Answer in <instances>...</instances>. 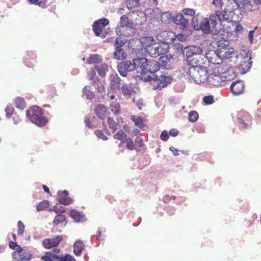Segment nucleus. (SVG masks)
<instances>
[{
  "label": "nucleus",
  "mask_w": 261,
  "mask_h": 261,
  "mask_svg": "<svg viewBox=\"0 0 261 261\" xmlns=\"http://www.w3.org/2000/svg\"><path fill=\"white\" fill-rule=\"evenodd\" d=\"M223 64H219L213 68L208 72L206 80V84L210 87H218L221 86L224 81L230 80L232 77H228L227 75H230L233 73V76H236L233 69L231 67L226 70L223 69Z\"/></svg>",
  "instance_id": "obj_1"
},
{
  "label": "nucleus",
  "mask_w": 261,
  "mask_h": 261,
  "mask_svg": "<svg viewBox=\"0 0 261 261\" xmlns=\"http://www.w3.org/2000/svg\"><path fill=\"white\" fill-rule=\"evenodd\" d=\"M26 115L33 123L38 126H44L47 122V119L43 116V110L38 106H34L30 108Z\"/></svg>",
  "instance_id": "obj_2"
},
{
  "label": "nucleus",
  "mask_w": 261,
  "mask_h": 261,
  "mask_svg": "<svg viewBox=\"0 0 261 261\" xmlns=\"http://www.w3.org/2000/svg\"><path fill=\"white\" fill-rule=\"evenodd\" d=\"M208 70L202 66H192L189 69V74L197 84L203 83L206 82Z\"/></svg>",
  "instance_id": "obj_3"
},
{
  "label": "nucleus",
  "mask_w": 261,
  "mask_h": 261,
  "mask_svg": "<svg viewBox=\"0 0 261 261\" xmlns=\"http://www.w3.org/2000/svg\"><path fill=\"white\" fill-rule=\"evenodd\" d=\"M217 24L216 20V15L214 14L210 15L209 19L207 18H203L201 21L199 27L201 30L205 34H213L217 33V30L216 25Z\"/></svg>",
  "instance_id": "obj_4"
},
{
  "label": "nucleus",
  "mask_w": 261,
  "mask_h": 261,
  "mask_svg": "<svg viewBox=\"0 0 261 261\" xmlns=\"http://www.w3.org/2000/svg\"><path fill=\"white\" fill-rule=\"evenodd\" d=\"M225 2H227V4L230 5L236 4L237 7L243 9L245 11H252L254 10L250 0H213V4L214 5H220L222 8Z\"/></svg>",
  "instance_id": "obj_5"
},
{
  "label": "nucleus",
  "mask_w": 261,
  "mask_h": 261,
  "mask_svg": "<svg viewBox=\"0 0 261 261\" xmlns=\"http://www.w3.org/2000/svg\"><path fill=\"white\" fill-rule=\"evenodd\" d=\"M133 66L135 70H139L138 72H141V77L144 81H150L151 77L146 75V66L147 64V59L145 58H137L133 60Z\"/></svg>",
  "instance_id": "obj_6"
},
{
  "label": "nucleus",
  "mask_w": 261,
  "mask_h": 261,
  "mask_svg": "<svg viewBox=\"0 0 261 261\" xmlns=\"http://www.w3.org/2000/svg\"><path fill=\"white\" fill-rule=\"evenodd\" d=\"M169 49V45L167 43H155L152 47L147 49L150 56L157 57L161 55L166 54Z\"/></svg>",
  "instance_id": "obj_7"
},
{
  "label": "nucleus",
  "mask_w": 261,
  "mask_h": 261,
  "mask_svg": "<svg viewBox=\"0 0 261 261\" xmlns=\"http://www.w3.org/2000/svg\"><path fill=\"white\" fill-rule=\"evenodd\" d=\"M109 23V20L107 18H101L95 21L93 24V30L96 36L105 38L106 33L103 31V29Z\"/></svg>",
  "instance_id": "obj_8"
},
{
  "label": "nucleus",
  "mask_w": 261,
  "mask_h": 261,
  "mask_svg": "<svg viewBox=\"0 0 261 261\" xmlns=\"http://www.w3.org/2000/svg\"><path fill=\"white\" fill-rule=\"evenodd\" d=\"M152 80L153 81V89L161 90L171 83L172 78L168 76L161 75L158 77L155 75Z\"/></svg>",
  "instance_id": "obj_9"
},
{
  "label": "nucleus",
  "mask_w": 261,
  "mask_h": 261,
  "mask_svg": "<svg viewBox=\"0 0 261 261\" xmlns=\"http://www.w3.org/2000/svg\"><path fill=\"white\" fill-rule=\"evenodd\" d=\"M176 37L175 34L172 31H162L156 36V39L162 43L169 44L174 42Z\"/></svg>",
  "instance_id": "obj_10"
},
{
  "label": "nucleus",
  "mask_w": 261,
  "mask_h": 261,
  "mask_svg": "<svg viewBox=\"0 0 261 261\" xmlns=\"http://www.w3.org/2000/svg\"><path fill=\"white\" fill-rule=\"evenodd\" d=\"M160 68V64L157 61L153 60H147L145 71H146V75H149L151 77L150 81L154 79V73L159 71Z\"/></svg>",
  "instance_id": "obj_11"
},
{
  "label": "nucleus",
  "mask_w": 261,
  "mask_h": 261,
  "mask_svg": "<svg viewBox=\"0 0 261 261\" xmlns=\"http://www.w3.org/2000/svg\"><path fill=\"white\" fill-rule=\"evenodd\" d=\"M61 236H57L52 238H46L42 241V245L45 249H51L57 247L62 241Z\"/></svg>",
  "instance_id": "obj_12"
},
{
  "label": "nucleus",
  "mask_w": 261,
  "mask_h": 261,
  "mask_svg": "<svg viewBox=\"0 0 261 261\" xmlns=\"http://www.w3.org/2000/svg\"><path fill=\"white\" fill-rule=\"evenodd\" d=\"M117 69L121 76H125L127 72L134 71L135 67L131 61H127L120 62L117 66Z\"/></svg>",
  "instance_id": "obj_13"
},
{
  "label": "nucleus",
  "mask_w": 261,
  "mask_h": 261,
  "mask_svg": "<svg viewBox=\"0 0 261 261\" xmlns=\"http://www.w3.org/2000/svg\"><path fill=\"white\" fill-rule=\"evenodd\" d=\"M120 25L116 29V33L121 36H126L124 32L125 30H127L126 27L131 25V22H129L128 18L126 15H123L120 17Z\"/></svg>",
  "instance_id": "obj_14"
},
{
  "label": "nucleus",
  "mask_w": 261,
  "mask_h": 261,
  "mask_svg": "<svg viewBox=\"0 0 261 261\" xmlns=\"http://www.w3.org/2000/svg\"><path fill=\"white\" fill-rule=\"evenodd\" d=\"M227 2H225L223 4L222 8H221L220 5H215L216 7H220L221 10H217L215 12V14H214V15H216V20H217L216 18H217L221 22L223 20H227L229 19V15L227 13L228 10H229L230 8H229V6L225 7L224 4Z\"/></svg>",
  "instance_id": "obj_15"
},
{
  "label": "nucleus",
  "mask_w": 261,
  "mask_h": 261,
  "mask_svg": "<svg viewBox=\"0 0 261 261\" xmlns=\"http://www.w3.org/2000/svg\"><path fill=\"white\" fill-rule=\"evenodd\" d=\"M251 56L249 58L248 53L244 59L240 62L239 66V69L241 73L244 74L250 69L252 66V61H251Z\"/></svg>",
  "instance_id": "obj_16"
},
{
  "label": "nucleus",
  "mask_w": 261,
  "mask_h": 261,
  "mask_svg": "<svg viewBox=\"0 0 261 261\" xmlns=\"http://www.w3.org/2000/svg\"><path fill=\"white\" fill-rule=\"evenodd\" d=\"M89 79L92 81V84L94 87H97L98 91L102 92L105 91V87L101 83L97 77H96V72L94 69L92 70L89 73Z\"/></svg>",
  "instance_id": "obj_17"
},
{
  "label": "nucleus",
  "mask_w": 261,
  "mask_h": 261,
  "mask_svg": "<svg viewBox=\"0 0 261 261\" xmlns=\"http://www.w3.org/2000/svg\"><path fill=\"white\" fill-rule=\"evenodd\" d=\"M245 84L242 81L239 80L233 82L230 86V90L232 93L236 95H240L244 91Z\"/></svg>",
  "instance_id": "obj_18"
},
{
  "label": "nucleus",
  "mask_w": 261,
  "mask_h": 261,
  "mask_svg": "<svg viewBox=\"0 0 261 261\" xmlns=\"http://www.w3.org/2000/svg\"><path fill=\"white\" fill-rule=\"evenodd\" d=\"M173 21L180 29H185L189 24L188 19L186 18L181 13L177 14L173 18Z\"/></svg>",
  "instance_id": "obj_19"
},
{
  "label": "nucleus",
  "mask_w": 261,
  "mask_h": 261,
  "mask_svg": "<svg viewBox=\"0 0 261 261\" xmlns=\"http://www.w3.org/2000/svg\"><path fill=\"white\" fill-rule=\"evenodd\" d=\"M58 201L62 204L68 205L73 203V200L68 196V192L66 190L58 192Z\"/></svg>",
  "instance_id": "obj_20"
},
{
  "label": "nucleus",
  "mask_w": 261,
  "mask_h": 261,
  "mask_svg": "<svg viewBox=\"0 0 261 261\" xmlns=\"http://www.w3.org/2000/svg\"><path fill=\"white\" fill-rule=\"evenodd\" d=\"M148 0H126L127 7L131 9L137 7H146L148 4Z\"/></svg>",
  "instance_id": "obj_21"
},
{
  "label": "nucleus",
  "mask_w": 261,
  "mask_h": 261,
  "mask_svg": "<svg viewBox=\"0 0 261 261\" xmlns=\"http://www.w3.org/2000/svg\"><path fill=\"white\" fill-rule=\"evenodd\" d=\"M219 50L221 56L226 59L232 58L235 54L234 49L230 47H225Z\"/></svg>",
  "instance_id": "obj_22"
},
{
  "label": "nucleus",
  "mask_w": 261,
  "mask_h": 261,
  "mask_svg": "<svg viewBox=\"0 0 261 261\" xmlns=\"http://www.w3.org/2000/svg\"><path fill=\"white\" fill-rule=\"evenodd\" d=\"M140 41L142 46L145 48L147 50L148 48H150L154 45L155 43V40L153 37L150 36L142 37L141 38Z\"/></svg>",
  "instance_id": "obj_23"
},
{
  "label": "nucleus",
  "mask_w": 261,
  "mask_h": 261,
  "mask_svg": "<svg viewBox=\"0 0 261 261\" xmlns=\"http://www.w3.org/2000/svg\"><path fill=\"white\" fill-rule=\"evenodd\" d=\"M121 79L117 74L110 76V88L113 90L119 89Z\"/></svg>",
  "instance_id": "obj_24"
},
{
  "label": "nucleus",
  "mask_w": 261,
  "mask_h": 261,
  "mask_svg": "<svg viewBox=\"0 0 261 261\" xmlns=\"http://www.w3.org/2000/svg\"><path fill=\"white\" fill-rule=\"evenodd\" d=\"M95 113L100 119L103 120L107 116V109L104 105L99 104L95 109Z\"/></svg>",
  "instance_id": "obj_25"
},
{
  "label": "nucleus",
  "mask_w": 261,
  "mask_h": 261,
  "mask_svg": "<svg viewBox=\"0 0 261 261\" xmlns=\"http://www.w3.org/2000/svg\"><path fill=\"white\" fill-rule=\"evenodd\" d=\"M238 122L242 125L243 128L247 127L248 124L245 121L249 122L251 120L250 115L247 113H240L237 118Z\"/></svg>",
  "instance_id": "obj_26"
},
{
  "label": "nucleus",
  "mask_w": 261,
  "mask_h": 261,
  "mask_svg": "<svg viewBox=\"0 0 261 261\" xmlns=\"http://www.w3.org/2000/svg\"><path fill=\"white\" fill-rule=\"evenodd\" d=\"M36 59V55L34 52H28L24 58L25 64L29 67H31Z\"/></svg>",
  "instance_id": "obj_27"
},
{
  "label": "nucleus",
  "mask_w": 261,
  "mask_h": 261,
  "mask_svg": "<svg viewBox=\"0 0 261 261\" xmlns=\"http://www.w3.org/2000/svg\"><path fill=\"white\" fill-rule=\"evenodd\" d=\"M102 61L101 57L98 54H94L90 55L87 59V63L88 64H98Z\"/></svg>",
  "instance_id": "obj_28"
},
{
  "label": "nucleus",
  "mask_w": 261,
  "mask_h": 261,
  "mask_svg": "<svg viewBox=\"0 0 261 261\" xmlns=\"http://www.w3.org/2000/svg\"><path fill=\"white\" fill-rule=\"evenodd\" d=\"M95 68L98 74L101 77H105L108 70V65L106 63H102L100 65L95 66Z\"/></svg>",
  "instance_id": "obj_29"
},
{
  "label": "nucleus",
  "mask_w": 261,
  "mask_h": 261,
  "mask_svg": "<svg viewBox=\"0 0 261 261\" xmlns=\"http://www.w3.org/2000/svg\"><path fill=\"white\" fill-rule=\"evenodd\" d=\"M127 135L122 129L119 130L114 136V138L118 140H120L121 142L119 144L118 146H121L124 143V141L127 138Z\"/></svg>",
  "instance_id": "obj_30"
},
{
  "label": "nucleus",
  "mask_w": 261,
  "mask_h": 261,
  "mask_svg": "<svg viewBox=\"0 0 261 261\" xmlns=\"http://www.w3.org/2000/svg\"><path fill=\"white\" fill-rule=\"evenodd\" d=\"M32 255L30 253L22 251L17 256H14L17 261H29L32 258Z\"/></svg>",
  "instance_id": "obj_31"
},
{
  "label": "nucleus",
  "mask_w": 261,
  "mask_h": 261,
  "mask_svg": "<svg viewBox=\"0 0 261 261\" xmlns=\"http://www.w3.org/2000/svg\"><path fill=\"white\" fill-rule=\"evenodd\" d=\"M74 253L76 255H80L81 254V252L84 249V244L83 242L81 241H77L74 244L73 246Z\"/></svg>",
  "instance_id": "obj_32"
},
{
  "label": "nucleus",
  "mask_w": 261,
  "mask_h": 261,
  "mask_svg": "<svg viewBox=\"0 0 261 261\" xmlns=\"http://www.w3.org/2000/svg\"><path fill=\"white\" fill-rule=\"evenodd\" d=\"M110 110L114 115H117L120 113L121 108L120 104L117 101H114L110 103Z\"/></svg>",
  "instance_id": "obj_33"
},
{
  "label": "nucleus",
  "mask_w": 261,
  "mask_h": 261,
  "mask_svg": "<svg viewBox=\"0 0 261 261\" xmlns=\"http://www.w3.org/2000/svg\"><path fill=\"white\" fill-rule=\"evenodd\" d=\"M69 215L76 222L81 221L82 220L84 217V216L82 213L74 209L70 211Z\"/></svg>",
  "instance_id": "obj_34"
},
{
  "label": "nucleus",
  "mask_w": 261,
  "mask_h": 261,
  "mask_svg": "<svg viewBox=\"0 0 261 261\" xmlns=\"http://www.w3.org/2000/svg\"><path fill=\"white\" fill-rule=\"evenodd\" d=\"M186 56L188 57L192 56L194 54H197V51L199 54L202 52V49L200 47L196 46H192L191 47H186Z\"/></svg>",
  "instance_id": "obj_35"
},
{
  "label": "nucleus",
  "mask_w": 261,
  "mask_h": 261,
  "mask_svg": "<svg viewBox=\"0 0 261 261\" xmlns=\"http://www.w3.org/2000/svg\"><path fill=\"white\" fill-rule=\"evenodd\" d=\"M131 119L134 122L136 126L142 128L145 126L143 118L138 116L132 115Z\"/></svg>",
  "instance_id": "obj_36"
},
{
  "label": "nucleus",
  "mask_w": 261,
  "mask_h": 261,
  "mask_svg": "<svg viewBox=\"0 0 261 261\" xmlns=\"http://www.w3.org/2000/svg\"><path fill=\"white\" fill-rule=\"evenodd\" d=\"M114 57L118 60H123L126 58V55L121 49H117L114 53Z\"/></svg>",
  "instance_id": "obj_37"
},
{
  "label": "nucleus",
  "mask_w": 261,
  "mask_h": 261,
  "mask_svg": "<svg viewBox=\"0 0 261 261\" xmlns=\"http://www.w3.org/2000/svg\"><path fill=\"white\" fill-rule=\"evenodd\" d=\"M15 104L16 107L20 110H23L26 106L24 99L20 97H17L15 98Z\"/></svg>",
  "instance_id": "obj_38"
},
{
  "label": "nucleus",
  "mask_w": 261,
  "mask_h": 261,
  "mask_svg": "<svg viewBox=\"0 0 261 261\" xmlns=\"http://www.w3.org/2000/svg\"><path fill=\"white\" fill-rule=\"evenodd\" d=\"M66 216L64 215H63V214L57 215L55 217V218L53 222L54 226H57L58 225L62 223L66 220Z\"/></svg>",
  "instance_id": "obj_39"
},
{
  "label": "nucleus",
  "mask_w": 261,
  "mask_h": 261,
  "mask_svg": "<svg viewBox=\"0 0 261 261\" xmlns=\"http://www.w3.org/2000/svg\"><path fill=\"white\" fill-rule=\"evenodd\" d=\"M57 258L58 261H75V259L70 254H66L65 256L62 255H54L53 256Z\"/></svg>",
  "instance_id": "obj_40"
},
{
  "label": "nucleus",
  "mask_w": 261,
  "mask_h": 261,
  "mask_svg": "<svg viewBox=\"0 0 261 261\" xmlns=\"http://www.w3.org/2000/svg\"><path fill=\"white\" fill-rule=\"evenodd\" d=\"M43 92H45L47 94V98L51 99L55 95L56 90L53 87L47 86L45 88Z\"/></svg>",
  "instance_id": "obj_41"
},
{
  "label": "nucleus",
  "mask_w": 261,
  "mask_h": 261,
  "mask_svg": "<svg viewBox=\"0 0 261 261\" xmlns=\"http://www.w3.org/2000/svg\"><path fill=\"white\" fill-rule=\"evenodd\" d=\"M107 123L109 125V127L110 129H112L113 131H115L118 129V123L116 122L113 118L110 117H109L107 119Z\"/></svg>",
  "instance_id": "obj_42"
},
{
  "label": "nucleus",
  "mask_w": 261,
  "mask_h": 261,
  "mask_svg": "<svg viewBox=\"0 0 261 261\" xmlns=\"http://www.w3.org/2000/svg\"><path fill=\"white\" fill-rule=\"evenodd\" d=\"M49 205V203L47 200H43L40 202L36 206L37 210L39 212L46 210Z\"/></svg>",
  "instance_id": "obj_43"
},
{
  "label": "nucleus",
  "mask_w": 261,
  "mask_h": 261,
  "mask_svg": "<svg viewBox=\"0 0 261 261\" xmlns=\"http://www.w3.org/2000/svg\"><path fill=\"white\" fill-rule=\"evenodd\" d=\"M162 21L165 23H170L172 20V16L171 13L165 12L162 14Z\"/></svg>",
  "instance_id": "obj_44"
},
{
  "label": "nucleus",
  "mask_w": 261,
  "mask_h": 261,
  "mask_svg": "<svg viewBox=\"0 0 261 261\" xmlns=\"http://www.w3.org/2000/svg\"><path fill=\"white\" fill-rule=\"evenodd\" d=\"M122 94L127 98L130 97L132 91L128 86L126 84L124 85L121 87Z\"/></svg>",
  "instance_id": "obj_45"
},
{
  "label": "nucleus",
  "mask_w": 261,
  "mask_h": 261,
  "mask_svg": "<svg viewBox=\"0 0 261 261\" xmlns=\"http://www.w3.org/2000/svg\"><path fill=\"white\" fill-rule=\"evenodd\" d=\"M54 255H58L54 253H51L50 252H48L46 253V255L41 257V259L44 261H54V259L57 260V258L53 257Z\"/></svg>",
  "instance_id": "obj_46"
},
{
  "label": "nucleus",
  "mask_w": 261,
  "mask_h": 261,
  "mask_svg": "<svg viewBox=\"0 0 261 261\" xmlns=\"http://www.w3.org/2000/svg\"><path fill=\"white\" fill-rule=\"evenodd\" d=\"M50 211H54L57 215H59L63 214L65 212V209L63 206L57 204L55 205L53 208L50 209Z\"/></svg>",
  "instance_id": "obj_47"
},
{
  "label": "nucleus",
  "mask_w": 261,
  "mask_h": 261,
  "mask_svg": "<svg viewBox=\"0 0 261 261\" xmlns=\"http://www.w3.org/2000/svg\"><path fill=\"white\" fill-rule=\"evenodd\" d=\"M31 4L38 5L42 8L45 7L46 5L47 0H28Z\"/></svg>",
  "instance_id": "obj_48"
},
{
  "label": "nucleus",
  "mask_w": 261,
  "mask_h": 261,
  "mask_svg": "<svg viewBox=\"0 0 261 261\" xmlns=\"http://www.w3.org/2000/svg\"><path fill=\"white\" fill-rule=\"evenodd\" d=\"M199 117L198 113L196 111H191L189 114V120L191 122L196 121Z\"/></svg>",
  "instance_id": "obj_49"
},
{
  "label": "nucleus",
  "mask_w": 261,
  "mask_h": 261,
  "mask_svg": "<svg viewBox=\"0 0 261 261\" xmlns=\"http://www.w3.org/2000/svg\"><path fill=\"white\" fill-rule=\"evenodd\" d=\"M124 143H126V147L128 150H133L135 149L134 143L131 138H127L126 139Z\"/></svg>",
  "instance_id": "obj_50"
},
{
  "label": "nucleus",
  "mask_w": 261,
  "mask_h": 261,
  "mask_svg": "<svg viewBox=\"0 0 261 261\" xmlns=\"http://www.w3.org/2000/svg\"><path fill=\"white\" fill-rule=\"evenodd\" d=\"M172 58L171 56L168 57L167 55L162 56L160 57L159 58L160 63L161 64L162 66L165 67L168 63L169 61V60Z\"/></svg>",
  "instance_id": "obj_51"
},
{
  "label": "nucleus",
  "mask_w": 261,
  "mask_h": 261,
  "mask_svg": "<svg viewBox=\"0 0 261 261\" xmlns=\"http://www.w3.org/2000/svg\"><path fill=\"white\" fill-rule=\"evenodd\" d=\"M124 43L121 39L120 37H118L116 38L115 43L114 47L116 49H121V47L124 45Z\"/></svg>",
  "instance_id": "obj_52"
},
{
  "label": "nucleus",
  "mask_w": 261,
  "mask_h": 261,
  "mask_svg": "<svg viewBox=\"0 0 261 261\" xmlns=\"http://www.w3.org/2000/svg\"><path fill=\"white\" fill-rule=\"evenodd\" d=\"M5 112L7 118H10L15 113L14 109L12 106H8L5 109Z\"/></svg>",
  "instance_id": "obj_53"
},
{
  "label": "nucleus",
  "mask_w": 261,
  "mask_h": 261,
  "mask_svg": "<svg viewBox=\"0 0 261 261\" xmlns=\"http://www.w3.org/2000/svg\"><path fill=\"white\" fill-rule=\"evenodd\" d=\"M182 12L184 14L190 16H193L195 14V10L193 9L190 8H185L182 9Z\"/></svg>",
  "instance_id": "obj_54"
},
{
  "label": "nucleus",
  "mask_w": 261,
  "mask_h": 261,
  "mask_svg": "<svg viewBox=\"0 0 261 261\" xmlns=\"http://www.w3.org/2000/svg\"><path fill=\"white\" fill-rule=\"evenodd\" d=\"M203 100L206 105H211L214 102L213 96L212 95L204 96L203 98Z\"/></svg>",
  "instance_id": "obj_55"
},
{
  "label": "nucleus",
  "mask_w": 261,
  "mask_h": 261,
  "mask_svg": "<svg viewBox=\"0 0 261 261\" xmlns=\"http://www.w3.org/2000/svg\"><path fill=\"white\" fill-rule=\"evenodd\" d=\"M94 133L96 136L103 140H106L108 139V138L103 134L102 131L101 130H96L95 131Z\"/></svg>",
  "instance_id": "obj_56"
},
{
  "label": "nucleus",
  "mask_w": 261,
  "mask_h": 261,
  "mask_svg": "<svg viewBox=\"0 0 261 261\" xmlns=\"http://www.w3.org/2000/svg\"><path fill=\"white\" fill-rule=\"evenodd\" d=\"M18 234L19 235L22 234L24 232V225L23 223L21 221H18Z\"/></svg>",
  "instance_id": "obj_57"
},
{
  "label": "nucleus",
  "mask_w": 261,
  "mask_h": 261,
  "mask_svg": "<svg viewBox=\"0 0 261 261\" xmlns=\"http://www.w3.org/2000/svg\"><path fill=\"white\" fill-rule=\"evenodd\" d=\"M84 92L85 94L86 95L87 98L89 99H92L94 96V94L93 92L90 91L86 88L84 89Z\"/></svg>",
  "instance_id": "obj_58"
},
{
  "label": "nucleus",
  "mask_w": 261,
  "mask_h": 261,
  "mask_svg": "<svg viewBox=\"0 0 261 261\" xmlns=\"http://www.w3.org/2000/svg\"><path fill=\"white\" fill-rule=\"evenodd\" d=\"M135 144L140 148H142L145 146L143 142V139L142 138L137 137L135 140Z\"/></svg>",
  "instance_id": "obj_59"
},
{
  "label": "nucleus",
  "mask_w": 261,
  "mask_h": 261,
  "mask_svg": "<svg viewBox=\"0 0 261 261\" xmlns=\"http://www.w3.org/2000/svg\"><path fill=\"white\" fill-rule=\"evenodd\" d=\"M169 138L168 132L166 130H163L160 136V139L162 141H166Z\"/></svg>",
  "instance_id": "obj_60"
},
{
  "label": "nucleus",
  "mask_w": 261,
  "mask_h": 261,
  "mask_svg": "<svg viewBox=\"0 0 261 261\" xmlns=\"http://www.w3.org/2000/svg\"><path fill=\"white\" fill-rule=\"evenodd\" d=\"M15 249H16V251L12 253V255L13 256V257L15 256H17L18 254H19L22 252V249L21 248L20 245H18V246H17V247Z\"/></svg>",
  "instance_id": "obj_61"
},
{
  "label": "nucleus",
  "mask_w": 261,
  "mask_h": 261,
  "mask_svg": "<svg viewBox=\"0 0 261 261\" xmlns=\"http://www.w3.org/2000/svg\"><path fill=\"white\" fill-rule=\"evenodd\" d=\"M11 117L15 124H17L20 121V118L16 113H15Z\"/></svg>",
  "instance_id": "obj_62"
},
{
  "label": "nucleus",
  "mask_w": 261,
  "mask_h": 261,
  "mask_svg": "<svg viewBox=\"0 0 261 261\" xmlns=\"http://www.w3.org/2000/svg\"><path fill=\"white\" fill-rule=\"evenodd\" d=\"M169 134L171 136L176 137L178 134V131L176 129L173 128L170 130Z\"/></svg>",
  "instance_id": "obj_63"
},
{
  "label": "nucleus",
  "mask_w": 261,
  "mask_h": 261,
  "mask_svg": "<svg viewBox=\"0 0 261 261\" xmlns=\"http://www.w3.org/2000/svg\"><path fill=\"white\" fill-rule=\"evenodd\" d=\"M17 246H18L17 244L12 241H10L9 243V247L12 249H15Z\"/></svg>",
  "instance_id": "obj_64"
}]
</instances>
